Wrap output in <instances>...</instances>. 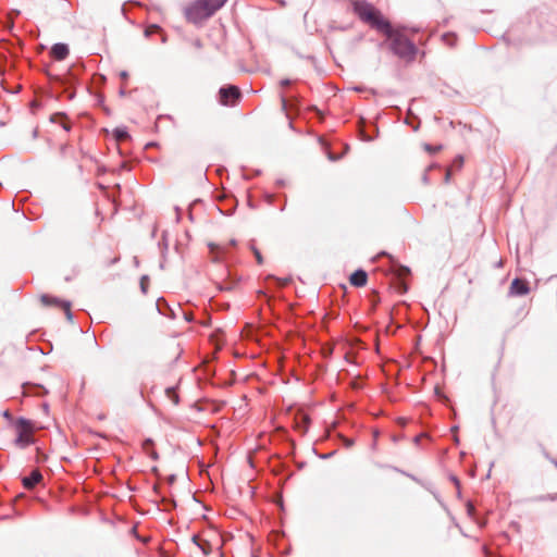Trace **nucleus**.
<instances>
[{
  "label": "nucleus",
  "mask_w": 557,
  "mask_h": 557,
  "mask_svg": "<svg viewBox=\"0 0 557 557\" xmlns=\"http://www.w3.org/2000/svg\"><path fill=\"white\" fill-rule=\"evenodd\" d=\"M227 0H195L184 9V15L190 23L198 24L211 17Z\"/></svg>",
  "instance_id": "nucleus-1"
},
{
  "label": "nucleus",
  "mask_w": 557,
  "mask_h": 557,
  "mask_svg": "<svg viewBox=\"0 0 557 557\" xmlns=\"http://www.w3.org/2000/svg\"><path fill=\"white\" fill-rule=\"evenodd\" d=\"M354 13L364 23L369 24L372 28L383 32L388 28L389 22L383 17L381 12L374 8L373 4L357 0L351 2Z\"/></svg>",
  "instance_id": "nucleus-2"
},
{
  "label": "nucleus",
  "mask_w": 557,
  "mask_h": 557,
  "mask_svg": "<svg viewBox=\"0 0 557 557\" xmlns=\"http://www.w3.org/2000/svg\"><path fill=\"white\" fill-rule=\"evenodd\" d=\"M391 41L389 48L394 54L401 59L412 60L417 54L414 44L406 38L399 29L393 28L391 23L388 28L382 32Z\"/></svg>",
  "instance_id": "nucleus-3"
},
{
  "label": "nucleus",
  "mask_w": 557,
  "mask_h": 557,
  "mask_svg": "<svg viewBox=\"0 0 557 557\" xmlns=\"http://www.w3.org/2000/svg\"><path fill=\"white\" fill-rule=\"evenodd\" d=\"M15 428H16V432H17V436L15 438V444L18 447L25 448L28 445L33 444L34 440H33L32 434H33L34 426H33L32 421L24 419V418H18L15 422Z\"/></svg>",
  "instance_id": "nucleus-4"
},
{
  "label": "nucleus",
  "mask_w": 557,
  "mask_h": 557,
  "mask_svg": "<svg viewBox=\"0 0 557 557\" xmlns=\"http://www.w3.org/2000/svg\"><path fill=\"white\" fill-rule=\"evenodd\" d=\"M240 98V90L234 85L222 87L219 90V101L223 106H233Z\"/></svg>",
  "instance_id": "nucleus-5"
},
{
  "label": "nucleus",
  "mask_w": 557,
  "mask_h": 557,
  "mask_svg": "<svg viewBox=\"0 0 557 557\" xmlns=\"http://www.w3.org/2000/svg\"><path fill=\"white\" fill-rule=\"evenodd\" d=\"M40 301L44 306L62 307L65 312L66 319L69 321H72L73 314L71 312V302L70 301L61 300V299L50 296V295H42L40 297Z\"/></svg>",
  "instance_id": "nucleus-6"
},
{
  "label": "nucleus",
  "mask_w": 557,
  "mask_h": 557,
  "mask_svg": "<svg viewBox=\"0 0 557 557\" xmlns=\"http://www.w3.org/2000/svg\"><path fill=\"white\" fill-rule=\"evenodd\" d=\"M530 288L525 281L520 278H515L511 282L509 294L511 296H524L529 293Z\"/></svg>",
  "instance_id": "nucleus-7"
},
{
  "label": "nucleus",
  "mask_w": 557,
  "mask_h": 557,
  "mask_svg": "<svg viewBox=\"0 0 557 557\" xmlns=\"http://www.w3.org/2000/svg\"><path fill=\"white\" fill-rule=\"evenodd\" d=\"M42 480V474L38 469H35L30 472L29 475H26L22 479L23 486L26 490L34 488L40 481Z\"/></svg>",
  "instance_id": "nucleus-8"
},
{
  "label": "nucleus",
  "mask_w": 557,
  "mask_h": 557,
  "mask_svg": "<svg viewBox=\"0 0 557 557\" xmlns=\"http://www.w3.org/2000/svg\"><path fill=\"white\" fill-rule=\"evenodd\" d=\"M69 52H70L69 47L65 44H55L51 48V54L58 61H62V60L66 59V57L69 55Z\"/></svg>",
  "instance_id": "nucleus-9"
},
{
  "label": "nucleus",
  "mask_w": 557,
  "mask_h": 557,
  "mask_svg": "<svg viewBox=\"0 0 557 557\" xmlns=\"http://www.w3.org/2000/svg\"><path fill=\"white\" fill-rule=\"evenodd\" d=\"M368 275L363 270H357L350 276V283L354 286L361 287L367 284Z\"/></svg>",
  "instance_id": "nucleus-10"
},
{
  "label": "nucleus",
  "mask_w": 557,
  "mask_h": 557,
  "mask_svg": "<svg viewBox=\"0 0 557 557\" xmlns=\"http://www.w3.org/2000/svg\"><path fill=\"white\" fill-rule=\"evenodd\" d=\"M210 252L213 255L214 261H220L226 252V247L218 244H209Z\"/></svg>",
  "instance_id": "nucleus-11"
},
{
  "label": "nucleus",
  "mask_w": 557,
  "mask_h": 557,
  "mask_svg": "<svg viewBox=\"0 0 557 557\" xmlns=\"http://www.w3.org/2000/svg\"><path fill=\"white\" fill-rule=\"evenodd\" d=\"M143 449H144L145 454L148 455L153 460L158 459L159 456H158L157 451L153 448L152 440H150V438L145 440L144 443H143Z\"/></svg>",
  "instance_id": "nucleus-12"
},
{
  "label": "nucleus",
  "mask_w": 557,
  "mask_h": 557,
  "mask_svg": "<svg viewBox=\"0 0 557 557\" xmlns=\"http://www.w3.org/2000/svg\"><path fill=\"white\" fill-rule=\"evenodd\" d=\"M113 136L116 139V141H124L129 138V135L125 127H116L113 131Z\"/></svg>",
  "instance_id": "nucleus-13"
},
{
  "label": "nucleus",
  "mask_w": 557,
  "mask_h": 557,
  "mask_svg": "<svg viewBox=\"0 0 557 557\" xmlns=\"http://www.w3.org/2000/svg\"><path fill=\"white\" fill-rule=\"evenodd\" d=\"M166 397L173 401L174 405L178 404V395L176 394V391L174 387H168L165 389Z\"/></svg>",
  "instance_id": "nucleus-14"
},
{
  "label": "nucleus",
  "mask_w": 557,
  "mask_h": 557,
  "mask_svg": "<svg viewBox=\"0 0 557 557\" xmlns=\"http://www.w3.org/2000/svg\"><path fill=\"white\" fill-rule=\"evenodd\" d=\"M162 29L159 25L152 24L146 27L145 29V36L150 37L152 34L161 33Z\"/></svg>",
  "instance_id": "nucleus-15"
},
{
  "label": "nucleus",
  "mask_w": 557,
  "mask_h": 557,
  "mask_svg": "<svg viewBox=\"0 0 557 557\" xmlns=\"http://www.w3.org/2000/svg\"><path fill=\"white\" fill-rule=\"evenodd\" d=\"M250 248L256 257L258 264H262L263 258H262L260 251L252 244H251Z\"/></svg>",
  "instance_id": "nucleus-16"
},
{
  "label": "nucleus",
  "mask_w": 557,
  "mask_h": 557,
  "mask_svg": "<svg viewBox=\"0 0 557 557\" xmlns=\"http://www.w3.org/2000/svg\"><path fill=\"white\" fill-rule=\"evenodd\" d=\"M443 40L447 42V45L453 46L455 41V36L451 34H445L443 36Z\"/></svg>",
  "instance_id": "nucleus-17"
},
{
  "label": "nucleus",
  "mask_w": 557,
  "mask_h": 557,
  "mask_svg": "<svg viewBox=\"0 0 557 557\" xmlns=\"http://www.w3.org/2000/svg\"><path fill=\"white\" fill-rule=\"evenodd\" d=\"M425 150H428L431 153H435L442 149V146H432V145H425Z\"/></svg>",
  "instance_id": "nucleus-18"
},
{
  "label": "nucleus",
  "mask_w": 557,
  "mask_h": 557,
  "mask_svg": "<svg viewBox=\"0 0 557 557\" xmlns=\"http://www.w3.org/2000/svg\"><path fill=\"white\" fill-rule=\"evenodd\" d=\"M147 286H148V277L145 275L141 277L140 280V288L144 293L147 292Z\"/></svg>",
  "instance_id": "nucleus-19"
},
{
  "label": "nucleus",
  "mask_w": 557,
  "mask_h": 557,
  "mask_svg": "<svg viewBox=\"0 0 557 557\" xmlns=\"http://www.w3.org/2000/svg\"><path fill=\"white\" fill-rule=\"evenodd\" d=\"M354 443H355V442H354V440H351V438H344V445H345L346 447H351V446L354 445Z\"/></svg>",
  "instance_id": "nucleus-20"
},
{
  "label": "nucleus",
  "mask_w": 557,
  "mask_h": 557,
  "mask_svg": "<svg viewBox=\"0 0 557 557\" xmlns=\"http://www.w3.org/2000/svg\"><path fill=\"white\" fill-rule=\"evenodd\" d=\"M24 394L28 395L30 394V388L33 387L30 384L24 385Z\"/></svg>",
  "instance_id": "nucleus-21"
},
{
  "label": "nucleus",
  "mask_w": 557,
  "mask_h": 557,
  "mask_svg": "<svg viewBox=\"0 0 557 557\" xmlns=\"http://www.w3.org/2000/svg\"><path fill=\"white\" fill-rule=\"evenodd\" d=\"M289 85H290V81H289V79L285 78V79H282V81H281V86H283V87H287V86H289Z\"/></svg>",
  "instance_id": "nucleus-22"
},
{
  "label": "nucleus",
  "mask_w": 557,
  "mask_h": 557,
  "mask_svg": "<svg viewBox=\"0 0 557 557\" xmlns=\"http://www.w3.org/2000/svg\"><path fill=\"white\" fill-rule=\"evenodd\" d=\"M281 101H282L283 109H285V107H286V99H285L284 96L281 97Z\"/></svg>",
  "instance_id": "nucleus-23"
},
{
  "label": "nucleus",
  "mask_w": 557,
  "mask_h": 557,
  "mask_svg": "<svg viewBox=\"0 0 557 557\" xmlns=\"http://www.w3.org/2000/svg\"><path fill=\"white\" fill-rule=\"evenodd\" d=\"M62 126H63L64 131H66V132L70 131V125L69 124L63 123Z\"/></svg>",
  "instance_id": "nucleus-24"
},
{
  "label": "nucleus",
  "mask_w": 557,
  "mask_h": 557,
  "mask_svg": "<svg viewBox=\"0 0 557 557\" xmlns=\"http://www.w3.org/2000/svg\"><path fill=\"white\" fill-rule=\"evenodd\" d=\"M236 244H237V242H236L235 239H232V240H230V243H228V245H230V246H235Z\"/></svg>",
  "instance_id": "nucleus-25"
},
{
  "label": "nucleus",
  "mask_w": 557,
  "mask_h": 557,
  "mask_svg": "<svg viewBox=\"0 0 557 557\" xmlns=\"http://www.w3.org/2000/svg\"><path fill=\"white\" fill-rule=\"evenodd\" d=\"M329 159L332 160V161H335L337 158L334 157L332 153L329 154Z\"/></svg>",
  "instance_id": "nucleus-26"
},
{
  "label": "nucleus",
  "mask_w": 557,
  "mask_h": 557,
  "mask_svg": "<svg viewBox=\"0 0 557 557\" xmlns=\"http://www.w3.org/2000/svg\"><path fill=\"white\" fill-rule=\"evenodd\" d=\"M195 46H196L197 48H201V44H200V41H199V40H196V41H195Z\"/></svg>",
  "instance_id": "nucleus-27"
},
{
  "label": "nucleus",
  "mask_w": 557,
  "mask_h": 557,
  "mask_svg": "<svg viewBox=\"0 0 557 557\" xmlns=\"http://www.w3.org/2000/svg\"><path fill=\"white\" fill-rule=\"evenodd\" d=\"M449 176H450V173H449V172H447V173H446V176H445V181H446V182H448V181H449Z\"/></svg>",
  "instance_id": "nucleus-28"
},
{
  "label": "nucleus",
  "mask_w": 557,
  "mask_h": 557,
  "mask_svg": "<svg viewBox=\"0 0 557 557\" xmlns=\"http://www.w3.org/2000/svg\"><path fill=\"white\" fill-rule=\"evenodd\" d=\"M121 76H122L123 78H126V77H127V73H126V72H122V73H121Z\"/></svg>",
  "instance_id": "nucleus-29"
},
{
  "label": "nucleus",
  "mask_w": 557,
  "mask_h": 557,
  "mask_svg": "<svg viewBox=\"0 0 557 557\" xmlns=\"http://www.w3.org/2000/svg\"><path fill=\"white\" fill-rule=\"evenodd\" d=\"M37 388L41 389L42 393H47V389H45L42 386H36Z\"/></svg>",
  "instance_id": "nucleus-30"
},
{
  "label": "nucleus",
  "mask_w": 557,
  "mask_h": 557,
  "mask_svg": "<svg viewBox=\"0 0 557 557\" xmlns=\"http://www.w3.org/2000/svg\"><path fill=\"white\" fill-rule=\"evenodd\" d=\"M161 40H162V42H165V41H166V37H165V35H162Z\"/></svg>",
  "instance_id": "nucleus-31"
},
{
  "label": "nucleus",
  "mask_w": 557,
  "mask_h": 557,
  "mask_svg": "<svg viewBox=\"0 0 557 557\" xmlns=\"http://www.w3.org/2000/svg\"><path fill=\"white\" fill-rule=\"evenodd\" d=\"M304 422L308 423L309 422V418L308 417H304Z\"/></svg>",
  "instance_id": "nucleus-32"
},
{
  "label": "nucleus",
  "mask_w": 557,
  "mask_h": 557,
  "mask_svg": "<svg viewBox=\"0 0 557 557\" xmlns=\"http://www.w3.org/2000/svg\"><path fill=\"white\" fill-rule=\"evenodd\" d=\"M552 280H553V281H556V283H557V275H556L555 277H552Z\"/></svg>",
  "instance_id": "nucleus-33"
},
{
  "label": "nucleus",
  "mask_w": 557,
  "mask_h": 557,
  "mask_svg": "<svg viewBox=\"0 0 557 557\" xmlns=\"http://www.w3.org/2000/svg\"><path fill=\"white\" fill-rule=\"evenodd\" d=\"M553 463L557 467V461L556 460H553Z\"/></svg>",
  "instance_id": "nucleus-34"
}]
</instances>
